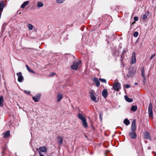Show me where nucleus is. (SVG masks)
<instances>
[{"label": "nucleus", "mask_w": 156, "mask_h": 156, "mask_svg": "<svg viewBox=\"0 0 156 156\" xmlns=\"http://www.w3.org/2000/svg\"><path fill=\"white\" fill-rule=\"evenodd\" d=\"M129 71L126 74V76L128 78H131L133 77L135 75L136 73V70L133 68H130L129 69Z\"/></svg>", "instance_id": "1"}, {"label": "nucleus", "mask_w": 156, "mask_h": 156, "mask_svg": "<svg viewBox=\"0 0 156 156\" xmlns=\"http://www.w3.org/2000/svg\"><path fill=\"white\" fill-rule=\"evenodd\" d=\"M81 63V62L80 61L79 62H74L71 66V68L73 70H76L80 66Z\"/></svg>", "instance_id": "2"}, {"label": "nucleus", "mask_w": 156, "mask_h": 156, "mask_svg": "<svg viewBox=\"0 0 156 156\" xmlns=\"http://www.w3.org/2000/svg\"><path fill=\"white\" fill-rule=\"evenodd\" d=\"M148 112L149 117H151V118H153L152 106V104L151 103H150L149 105Z\"/></svg>", "instance_id": "3"}, {"label": "nucleus", "mask_w": 156, "mask_h": 156, "mask_svg": "<svg viewBox=\"0 0 156 156\" xmlns=\"http://www.w3.org/2000/svg\"><path fill=\"white\" fill-rule=\"evenodd\" d=\"M131 63L133 64L136 62V53L134 52H133L132 53V56L131 58Z\"/></svg>", "instance_id": "4"}, {"label": "nucleus", "mask_w": 156, "mask_h": 156, "mask_svg": "<svg viewBox=\"0 0 156 156\" xmlns=\"http://www.w3.org/2000/svg\"><path fill=\"white\" fill-rule=\"evenodd\" d=\"M120 87V85L118 83H115L113 86V89L115 91H118Z\"/></svg>", "instance_id": "5"}, {"label": "nucleus", "mask_w": 156, "mask_h": 156, "mask_svg": "<svg viewBox=\"0 0 156 156\" xmlns=\"http://www.w3.org/2000/svg\"><path fill=\"white\" fill-rule=\"evenodd\" d=\"M37 150L41 152L45 153L47 151V149L46 147L43 146L40 147L39 149H37Z\"/></svg>", "instance_id": "6"}, {"label": "nucleus", "mask_w": 156, "mask_h": 156, "mask_svg": "<svg viewBox=\"0 0 156 156\" xmlns=\"http://www.w3.org/2000/svg\"><path fill=\"white\" fill-rule=\"evenodd\" d=\"M129 135L130 137L133 139H135L137 136L136 134L134 131H131L129 133Z\"/></svg>", "instance_id": "7"}, {"label": "nucleus", "mask_w": 156, "mask_h": 156, "mask_svg": "<svg viewBox=\"0 0 156 156\" xmlns=\"http://www.w3.org/2000/svg\"><path fill=\"white\" fill-rule=\"evenodd\" d=\"M16 75L18 76V81L20 82H21L23 79V77L22 75V73L20 72L17 73Z\"/></svg>", "instance_id": "8"}, {"label": "nucleus", "mask_w": 156, "mask_h": 156, "mask_svg": "<svg viewBox=\"0 0 156 156\" xmlns=\"http://www.w3.org/2000/svg\"><path fill=\"white\" fill-rule=\"evenodd\" d=\"M136 129V120H133L132 124L131 131H134Z\"/></svg>", "instance_id": "9"}, {"label": "nucleus", "mask_w": 156, "mask_h": 156, "mask_svg": "<svg viewBox=\"0 0 156 156\" xmlns=\"http://www.w3.org/2000/svg\"><path fill=\"white\" fill-rule=\"evenodd\" d=\"M3 137L4 138H7L10 136V131H7L4 133L3 134Z\"/></svg>", "instance_id": "10"}, {"label": "nucleus", "mask_w": 156, "mask_h": 156, "mask_svg": "<svg viewBox=\"0 0 156 156\" xmlns=\"http://www.w3.org/2000/svg\"><path fill=\"white\" fill-rule=\"evenodd\" d=\"M90 98L92 101H94L95 103L97 102L99 100V98H96L95 95L91 96Z\"/></svg>", "instance_id": "11"}, {"label": "nucleus", "mask_w": 156, "mask_h": 156, "mask_svg": "<svg viewBox=\"0 0 156 156\" xmlns=\"http://www.w3.org/2000/svg\"><path fill=\"white\" fill-rule=\"evenodd\" d=\"M144 136L145 138L147 139H150V137L149 133L147 131L145 132L144 133Z\"/></svg>", "instance_id": "12"}, {"label": "nucleus", "mask_w": 156, "mask_h": 156, "mask_svg": "<svg viewBox=\"0 0 156 156\" xmlns=\"http://www.w3.org/2000/svg\"><path fill=\"white\" fill-rule=\"evenodd\" d=\"M40 95H38L36 96L35 97H32L33 99L35 102H37L39 101L40 99Z\"/></svg>", "instance_id": "13"}, {"label": "nucleus", "mask_w": 156, "mask_h": 156, "mask_svg": "<svg viewBox=\"0 0 156 156\" xmlns=\"http://www.w3.org/2000/svg\"><path fill=\"white\" fill-rule=\"evenodd\" d=\"M82 125L85 128H87L88 127L87 123V122L86 119L82 121Z\"/></svg>", "instance_id": "14"}, {"label": "nucleus", "mask_w": 156, "mask_h": 156, "mask_svg": "<svg viewBox=\"0 0 156 156\" xmlns=\"http://www.w3.org/2000/svg\"><path fill=\"white\" fill-rule=\"evenodd\" d=\"M63 95L60 94H58L57 95V101L58 102H59L60 100L63 98Z\"/></svg>", "instance_id": "15"}, {"label": "nucleus", "mask_w": 156, "mask_h": 156, "mask_svg": "<svg viewBox=\"0 0 156 156\" xmlns=\"http://www.w3.org/2000/svg\"><path fill=\"white\" fill-rule=\"evenodd\" d=\"M58 140V142L60 145H61L63 143V138L61 136H58L57 138Z\"/></svg>", "instance_id": "16"}, {"label": "nucleus", "mask_w": 156, "mask_h": 156, "mask_svg": "<svg viewBox=\"0 0 156 156\" xmlns=\"http://www.w3.org/2000/svg\"><path fill=\"white\" fill-rule=\"evenodd\" d=\"M102 95L105 98H106L108 96L107 91L106 89L102 91Z\"/></svg>", "instance_id": "17"}, {"label": "nucleus", "mask_w": 156, "mask_h": 156, "mask_svg": "<svg viewBox=\"0 0 156 156\" xmlns=\"http://www.w3.org/2000/svg\"><path fill=\"white\" fill-rule=\"evenodd\" d=\"M78 118L81 120V121L86 119V118L84 117V116L80 113L78 114Z\"/></svg>", "instance_id": "18"}, {"label": "nucleus", "mask_w": 156, "mask_h": 156, "mask_svg": "<svg viewBox=\"0 0 156 156\" xmlns=\"http://www.w3.org/2000/svg\"><path fill=\"white\" fill-rule=\"evenodd\" d=\"M94 81L95 82L97 87H99L100 86V83L98 78H94Z\"/></svg>", "instance_id": "19"}, {"label": "nucleus", "mask_w": 156, "mask_h": 156, "mask_svg": "<svg viewBox=\"0 0 156 156\" xmlns=\"http://www.w3.org/2000/svg\"><path fill=\"white\" fill-rule=\"evenodd\" d=\"M26 67L27 69L29 72L34 73H35L34 71L31 69L27 65H26Z\"/></svg>", "instance_id": "20"}, {"label": "nucleus", "mask_w": 156, "mask_h": 156, "mask_svg": "<svg viewBox=\"0 0 156 156\" xmlns=\"http://www.w3.org/2000/svg\"><path fill=\"white\" fill-rule=\"evenodd\" d=\"M124 97H125V99L127 102H133V99L129 98L126 95H125V96Z\"/></svg>", "instance_id": "21"}, {"label": "nucleus", "mask_w": 156, "mask_h": 156, "mask_svg": "<svg viewBox=\"0 0 156 156\" xmlns=\"http://www.w3.org/2000/svg\"><path fill=\"white\" fill-rule=\"evenodd\" d=\"M3 98L2 96L0 97V106H3Z\"/></svg>", "instance_id": "22"}, {"label": "nucleus", "mask_w": 156, "mask_h": 156, "mask_svg": "<svg viewBox=\"0 0 156 156\" xmlns=\"http://www.w3.org/2000/svg\"><path fill=\"white\" fill-rule=\"evenodd\" d=\"M29 4V1H26L24 2L23 4L21 5V7L23 9Z\"/></svg>", "instance_id": "23"}, {"label": "nucleus", "mask_w": 156, "mask_h": 156, "mask_svg": "<svg viewBox=\"0 0 156 156\" xmlns=\"http://www.w3.org/2000/svg\"><path fill=\"white\" fill-rule=\"evenodd\" d=\"M112 52L113 55L115 56H119V53L118 51L114 50H113Z\"/></svg>", "instance_id": "24"}, {"label": "nucleus", "mask_w": 156, "mask_h": 156, "mask_svg": "<svg viewBox=\"0 0 156 156\" xmlns=\"http://www.w3.org/2000/svg\"><path fill=\"white\" fill-rule=\"evenodd\" d=\"M137 106L133 105L132 106L131 108V110L133 112L136 111L137 109Z\"/></svg>", "instance_id": "25"}, {"label": "nucleus", "mask_w": 156, "mask_h": 156, "mask_svg": "<svg viewBox=\"0 0 156 156\" xmlns=\"http://www.w3.org/2000/svg\"><path fill=\"white\" fill-rule=\"evenodd\" d=\"M123 122L127 126L129 125L130 123L129 121L127 119H125L123 121Z\"/></svg>", "instance_id": "26"}, {"label": "nucleus", "mask_w": 156, "mask_h": 156, "mask_svg": "<svg viewBox=\"0 0 156 156\" xmlns=\"http://www.w3.org/2000/svg\"><path fill=\"white\" fill-rule=\"evenodd\" d=\"M43 5L44 4L41 2H38L37 4V6L38 7H42Z\"/></svg>", "instance_id": "27"}, {"label": "nucleus", "mask_w": 156, "mask_h": 156, "mask_svg": "<svg viewBox=\"0 0 156 156\" xmlns=\"http://www.w3.org/2000/svg\"><path fill=\"white\" fill-rule=\"evenodd\" d=\"M28 27L30 30H32L33 29V26L31 24L29 23L28 24Z\"/></svg>", "instance_id": "28"}, {"label": "nucleus", "mask_w": 156, "mask_h": 156, "mask_svg": "<svg viewBox=\"0 0 156 156\" xmlns=\"http://www.w3.org/2000/svg\"><path fill=\"white\" fill-rule=\"evenodd\" d=\"M141 76L142 77H145V71L144 70V69H142Z\"/></svg>", "instance_id": "29"}, {"label": "nucleus", "mask_w": 156, "mask_h": 156, "mask_svg": "<svg viewBox=\"0 0 156 156\" xmlns=\"http://www.w3.org/2000/svg\"><path fill=\"white\" fill-rule=\"evenodd\" d=\"M90 97L91 96H92V95H94L95 94V93L94 91L93 90H91L90 93Z\"/></svg>", "instance_id": "30"}, {"label": "nucleus", "mask_w": 156, "mask_h": 156, "mask_svg": "<svg viewBox=\"0 0 156 156\" xmlns=\"http://www.w3.org/2000/svg\"><path fill=\"white\" fill-rule=\"evenodd\" d=\"M65 0H56V2L58 3H62L65 2Z\"/></svg>", "instance_id": "31"}, {"label": "nucleus", "mask_w": 156, "mask_h": 156, "mask_svg": "<svg viewBox=\"0 0 156 156\" xmlns=\"http://www.w3.org/2000/svg\"><path fill=\"white\" fill-rule=\"evenodd\" d=\"M138 35V33L137 32H135L134 33L133 35V36L135 37H137Z\"/></svg>", "instance_id": "32"}, {"label": "nucleus", "mask_w": 156, "mask_h": 156, "mask_svg": "<svg viewBox=\"0 0 156 156\" xmlns=\"http://www.w3.org/2000/svg\"><path fill=\"white\" fill-rule=\"evenodd\" d=\"M99 80L101 82L106 83V80L105 79H102L101 78H99Z\"/></svg>", "instance_id": "33"}, {"label": "nucleus", "mask_w": 156, "mask_h": 156, "mask_svg": "<svg viewBox=\"0 0 156 156\" xmlns=\"http://www.w3.org/2000/svg\"><path fill=\"white\" fill-rule=\"evenodd\" d=\"M147 16L146 15H144L143 16V20H145L146 19H147Z\"/></svg>", "instance_id": "34"}, {"label": "nucleus", "mask_w": 156, "mask_h": 156, "mask_svg": "<svg viewBox=\"0 0 156 156\" xmlns=\"http://www.w3.org/2000/svg\"><path fill=\"white\" fill-rule=\"evenodd\" d=\"M125 88H128L130 87V85L128 84H126L125 85Z\"/></svg>", "instance_id": "35"}, {"label": "nucleus", "mask_w": 156, "mask_h": 156, "mask_svg": "<svg viewBox=\"0 0 156 156\" xmlns=\"http://www.w3.org/2000/svg\"><path fill=\"white\" fill-rule=\"evenodd\" d=\"M142 78H143V83L144 84L145 83V82L146 81L145 77H142Z\"/></svg>", "instance_id": "36"}, {"label": "nucleus", "mask_w": 156, "mask_h": 156, "mask_svg": "<svg viewBox=\"0 0 156 156\" xmlns=\"http://www.w3.org/2000/svg\"><path fill=\"white\" fill-rule=\"evenodd\" d=\"M37 151L38 152L40 156H44L43 155H42L41 153L38 150H37Z\"/></svg>", "instance_id": "37"}, {"label": "nucleus", "mask_w": 156, "mask_h": 156, "mask_svg": "<svg viewBox=\"0 0 156 156\" xmlns=\"http://www.w3.org/2000/svg\"><path fill=\"white\" fill-rule=\"evenodd\" d=\"M55 73H54L51 72V73H50V76H54L55 75Z\"/></svg>", "instance_id": "38"}, {"label": "nucleus", "mask_w": 156, "mask_h": 156, "mask_svg": "<svg viewBox=\"0 0 156 156\" xmlns=\"http://www.w3.org/2000/svg\"><path fill=\"white\" fill-rule=\"evenodd\" d=\"M134 20L135 21H137L138 20V18L137 17H135L134 18Z\"/></svg>", "instance_id": "39"}, {"label": "nucleus", "mask_w": 156, "mask_h": 156, "mask_svg": "<svg viewBox=\"0 0 156 156\" xmlns=\"http://www.w3.org/2000/svg\"><path fill=\"white\" fill-rule=\"evenodd\" d=\"M24 92L27 94H30V91H24Z\"/></svg>", "instance_id": "40"}, {"label": "nucleus", "mask_w": 156, "mask_h": 156, "mask_svg": "<svg viewBox=\"0 0 156 156\" xmlns=\"http://www.w3.org/2000/svg\"><path fill=\"white\" fill-rule=\"evenodd\" d=\"M125 51H126L125 50H124V51H123V52H122V55H121V57L122 58V56L123 55H124V53H125Z\"/></svg>", "instance_id": "41"}, {"label": "nucleus", "mask_w": 156, "mask_h": 156, "mask_svg": "<svg viewBox=\"0 0 156 156\" xmlns=\"http://www.w3.org/2000/svg\"><path fill=\"white\" fill-rule=\"evenodd\" d=\"M155 56V54H153V55H152L150 57V59H152V58L154 57Z\"/></svg>", "instance_id": "42"}, {"label": "nucleus", "mask_w": 156, "mask_h": 156, "mask_svg": "<svg viewBox=\"0 0 156 156\" xmlns=\"http://www.w3.org/2000/svg\"><path fill=\"white\" fill-rule=\"evenodd\" d=\"M99 115H100V119L101 121L102 119V115L101 114H100Z\"/></svg>", "instance_id": "43"}, {"label": "nucleus", "mask_w": 156, "mask_h": 156, "mask_svg": "<svg viewBox=\"0 0 156 156\" xmlns=\"http://www.w3.org/2000/svg\"><path fill=\"white\" fill-rule=\"evenodd\" d=\"M135 85H136L138 84L137 83H134Z\"/></svg>", "instance_id": "44"}, {"label": "nucleus", "mask_w": 156, "mask_h": 156, "mask_svg": "<svg viewBox=\"0 0 156 156\" xmlns=\"http://www.w3.org/2000/svg\"><path fill=\"white\" fill-rule=\"evenodd\" d=\"M154 156H156V155L155 154Z\"/></svg>", "instance_id": "45"}]
</instances>
